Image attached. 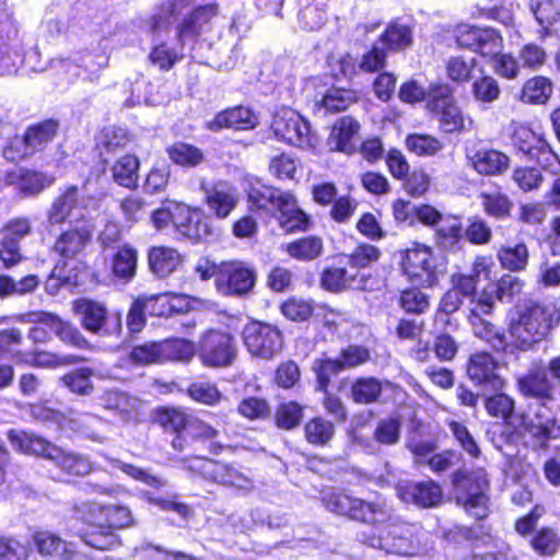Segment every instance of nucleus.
<instances>
[{
	"mask_svg": "<svg viewBox=\"0 0 560 560\" xmlns=\"http://www.w3.org/2000/svg\"><path fill=\"white\" fill-rule=\"evenodd\" d=\"M218 9L214 4L200 5L187 16L177 28V37L184 46L187 40L196 38L209 21L217 15Z\"/></svg>",
	"mask_w": 560,
	"mask_h": 560,
	"instance_id": "c85d7f7f",
	"label": "nucleus"
},
{
	"mask_svg": "<svg viewBox=\"0 0 560 560\" xmlns=\"http://www.w3.org/2000/svg\"><path fill=\"white\" fill-rule=\"evenodd\" d=\"M397 497L405 503H412L420 508L435 506L442 499L441 487L432 481H401L396 488Z\"/></svg>",
	"mask_w": 560,
	"mask_h": 560,
	"instance_id": "6ab92c4d",
	"label": "nucleus"
},
{
	"mask_svg": "<svg viewBox=\"0 0 560 560\" xmlns=\"http://www.w3.org/2000/svg\"><path fill=\"white\" fill-rule=\"evenodd\" d=\"M485 408L490 416L502 418L515 431L523 429L542 445L560 436V424L545 404L530 406L527 412L514 413V400L505 394H495L486 398Z\"/></svg>",
	"mask_w": 560,
	"mask_h": 560,
	"instance_id": "f257e3e1",
	"label": "nucleus"
},
{
	"mask_svg": "<svg viewBox=\"0 0 560 560\" xmlns=\"http://www.w3.org/2000/svg\"><path fill=\"white\" fill-rule=\"evenodd\" d=\"M406 147L419 156L435 155L443 149V143L435 137L424 133H412L406 138Z\"/></svg>",
	"mask_w": 560,
	"mask_h": 560,
	"instance_id": "e2e57ef3",
	"label": "nucleus"
},
{
	"mask_svg": "<svg viewBox=\"0 0 560 560\" xmlns=\"http://www.w3.org/2000/svg\"><path fill=\"white\" fill-rule=\"evenodd\" d=\"M93 371L90 368L77 369L67 373L61 377V383L71 393L80 396H90L93 393L94 386L91 377Z\"/></svg>",
	"mask_w": 560,
	"mask_h": 560,
	"instance_id": "603ef678",
	"label": "nucleus"
},
{
	"mask_svg": "<svg viewBox=\"0 0 560 560\" xmlns=\"http://www.w3.org/2000/svg\"><path fill=\"white\" fill-rule=\"evenodd\" d=\"M304 434L308 443L325 446L332 440L335 427L329 420L315 417L304 425Z\"/></svg>",
	"mask_w": 560,
	"mask_h": 560,
	"instance_id": "09e8293b",
	"label": "nucleus"
},
{
	"mask_svg": "<svg viewBox=\"0 0 560 560\" xmlns=\"http://www.w3.org/2000/svg\"><path fill=\"white\" fill-rule=\"evenodd\" d=\"M383 390V383L375 377H359L350 388V398L355 404L370 405L378 400Z\"/></svg>",
	"mask_w": 560,
	"mask_h": 560,
	"instance_id": "49530a36",
	"label": "nucleus"
},
{
	"mask_svg": "<svg viewBox=\"0 0 560 560\" xmlns=\"http://www.w3.org/2000/svg\"><path fill=\"white\" fill-rule=\"evenodd\" d=\"M247 201L250 211L277 215L280 226L285 232L305 231L307 228L308 219L289 190L256 179L249 183Z\"/></svg>",
	"mask_w": 560,
	"mask_h": 560,
	"instance_id": "7ed1b4c3",
	"label": "nucleus"
},
{
	"mask_svg": "<svg viewBox=\"0 0 560 560\" xmlns=\"http://www.w3.org/2000/svg\"><path fill=\"white\" fill-rule=\"evenodd\" d=\"M47 459L54 462L65 472L73 476H84L92 470V463L86 456L67 452L55 444L50 447Z\"/></svg>",
	"mask_w": 560,
	"mask_h": 560,
	"instance_id": "7c9ffc66",
	"label": "nucleus"
},
{
	"mask_svg": "<svg viewBox=\"0 0 560 560\" xmlns=\"http://www.w3.org/2000/svg\"><path fill=\"white\" fill-rule=\"evenodd\" d=\"M512 143L528 161L536 162L545 170L557 172L560 167L558 155L548 142L529 127L516 126L512 135Z\"/></svg>",
	"mask_w": 560,
	"mask_h": 560,
	"instance_id": "9d476101",
	"label": "nucleus"
},
{
	"mask_svg": "<svg viewBox=\"0 0 560 560\" xmlns=\"http://www.w3.org/2000/svg\"><path fill=\"white\" fill-rule=\"evenodd\" d=\"M205 202L211 213L219 219H225L237 203V191L228 182H217L202 186Z\"/></svg>",
	"mask_w": 560,
	"mask_h": 560,
	"instance_id": "4be33fe9",
	"label": "nucleus"
},
{
	"mask_svg": "<svg viewBox=\"0 0 560 560\" xmlns=\"http://www.w3.org/2000/svg\"><path fill=\"white\" fill-rule=\"evenodd\" d=\"M256 270L243 261H225L219 266L215 285L223 295L244 296L255 287Z\"/></svg>",
	"mask_w": 560,
	"mask_h": 560,
	"instance_id": "4468645a",
	"label": "nucleus"
},
{
	"mask_svg": "<svg viewBox=\"0 0 560 560\" xmlns=\"http://www.w3.org/2000/svg\"><path fill=\"white\" fill-rule=\"evenodd\" d=\"M149 266L159 277H167L180 264V255L174 248L160 246L149 252Z\"/></svg>",
	"mask_w": 560,
	"mask_h": 560,
	"instance_id": "79ce46f5",
	"label": "nucleus"
},
{
	"mask_svg": "<svg viewBox=\"0 0 560 560\" xmlns=\"http://www.w3.org/2000/svg\"><path fill=\"white\" fill-rule=\"evenodd\" d=\"M500 267L510 272H523L529 264V249L524 242L506 241L495 252Z\"/></svg>",
	"mask_w": 560,
	"mask_h": 560,
	"instance_id": "bb28decb",
	"label": "nucleus"
},
{
	"mask_svg": "<svg viewBox=\"0 0 560 560\" xmlns=\"http://www.w3.org/2000/svg\"><path fill=\"white\" fill-rule=\"evenodd\" d=\"M472 165L479 174L497 175L508 170L510 159L497 150L478 151L471 158Z\"/></svg>",
	"mask_w": 560,
	"mask_h": 560,
	"instance_id": "a19ab883",
	"label": "nucleus"
},
{
	"mask_svg": "<svg viewBox=\"0 0 560 560\" xmlns=\"http://www.w3.org/2000/svg\"><path fill=\"white\" fill-rule=\"evenodd\" d=\"M98 208L100 199L88 191L86 184L81 187L70 185L52 201L47 221L50 225L80 222Z\"/></svg>",
	"mask_w": 560,
	"mask_h": 560,
	"instance_id": "423d86ee",
	"label": "nucleus"
},
{
	"mask_svg": "<svg viewBox=\"0 0 560 560\" xmlns=\"http://www.w3.org/2000/svg\"><path fill=\"white\" fill-rule=\"evenodd\" d=\"M34 540L42 555L56 557L58 560H74L78 557L72 544L66 542L55 534L40 532L35 534Z\"/></svg>",
	"mask_w": 560,
	"mask_h": 560,
	"instance_id": "c9c22d12",
	"label": "nucleus"
},
{
	"mask_svg": "<svg viewBox=\"0 0 560 560\" xmlns=\"http://www.w3.org/2000/svg\"><path fill=\"white\" fill-rule=\"evenodd\" d=\"M73 311L80 316L82 327L93 334H105L120 332L121 322L119 314L116 318V326L110 330L106 328L108 319V312L106 306L93 300L80 299L74 302Z\"/></svg>",
	"mask_w": 560,
	"mask_h": 560,
	"instance_id": "a211bd4d",
	"label": "nucleus"
},
{
	"mask_svg": "<svg viewBox=\"0 0 560 560\" xmlns=\"http://www.w3.org/2000/svg\"><path fill=\"white\" fill-rule=\"evenodd\" d=\"M474 100L482 105H490L498 101L501 89L498 81L491 75H482L471 84Z\"/></svg>",
	"mask_w": 560,
	"mask_h": 560,
	"instance_id": "6e6d98bb",
	"label": "nucleus"
},
{
	"mask_svg": "<svg viewBox=\"0 0 560 560\" xmlns=\"http://www.w3.org/2000/svg\"><path fill=\"white\" fill-rule=\"evenodd\" d=\"M560 323V308L552 302H529L510 324V334L521 350L541 341Z\"/></svg>",
	"mask_w": 560,
	"mask_h": 560,
	"instance_id": "20e7f679",
	"label": "nucleus"
},
{
	"mask_svg": "<svg viewBox=\"0 0 560 560\" xmlns=\"http://www.w3.org/2000/svg\"><path fill=\"white\" fill-rule=\"evenodd\" d=\"M320 285L331 293L373 288L371 275L350 267L347 261L326 267L320 275Z\"/></svg>",
	"mask_w": 560,
	"mask_h": 560,
	"instance_id": "2eb2a0df",
	"label": "nucleus"
},
{
	"mask_svg": "<svg viewBox=\"0 0 560 560\" xmlns=\"http://www.w3.org/2000/svg\"><path fill=\"white\" fill-rule=\"evenodd\" d=\"M184 468L200 475L203 479L232 488L242 494H248L255 488L254 480L233 465L212 460L207 457L183 459Z\"/></svg>",
	"mask_w": 560,
	"mask_h": 560,
	"instance_id": "0eeeda50",
	"label": "nucleus"
},
{
	"mask_svg": "<svg viewBox=\"0 0 560 560\" xmlns=\"http://www.w3.org/2000/svg\"><path fill=\"white\" fill-rule=\"evenodd\" d=\"M58 122L54 119L42 121L27 128L23 136L24 151L21 155L43 149L56 136Z\"/></svg>",
	"mask_w": 560,
	"mask_h": 560,
	"instance_id": "72a5a7b5",
	"label": "nucleus"
},
{
	"mask_svg": "<svg viewBox=\"0 0 560 560\" xmlns=\"http://www.w3.org/2000/svg\"><path fill=\"white\" fill-rule=\"evenodd\" d=\"M81 539L88 545L100 550H109L119 546V539L115 532L106 525L97 526L81 534Z\"/></svg>",
	"mask_w": 560,
	"mask_h": 560,
	"instance_id": "052dcab7",
	"label": "nucleus"
},
{
	"mask_svg": "<svg viewBox=\"0 0 560 560\" xmlns=\"http://www.w3.org/2000/svg\"><path fill=\"white\" fill-rule=\"evenodd\" d=\"M434 243L444 252H457L464 243V230L458 217L447 215L434 229Z\"/></svg>",
	"mask_w": 560,
	"mask_h": 560,
	"instance_id": "cd10ccee",
	"label": "nucleus"
},
{
	"mask_svg": "<svg viewBox=\"0 0 560 560\" xmlns=\"http://www.w3.org/2000/svg\"><path fill=\"white\" fill-rule=\"evenodd\" d=\"M480 198L483 211L488 215L497 220H505L511 217L513 202L506 195L500 191L482 192Z\"/></svg>",
	"mask_w": 560,
	"mask_h": 560,
	"instance_id": "de8ad7c7",
	"label": "nucleus"
},
{
	"mask_svg": "<svg viewBox=\"0 0 560 560\" xmlns=\"http://www.w3.org/2000/svg\"><path fill=\"white\" fill-rule=\"evenodd\" d=\"M359 131V121L351 116H343L335 122L327 144L331 151L350 154L354 151V137Z\"/></svg>",
	"mask_w": 560,
	"mask_h": 560,
	"instance_id": "393cba45",
	"label": "nucleus"
},
{
	"mask_svg": "<svg viewBox=\"0 0 560 560\" xmlns=\"http://www.w3.org/2000/svg\"><path fill=\"white\" fill-rule=\"evenodd\" d=\"M516 385L524 397L541 401L552 399L555 384L546 373L542 362L533 364L526 374L517 378Z\"/></svg>",
	"mask_w": 560,
	"mask_h": 560,
	"instance_id": "aec40b11",
	"label": "nucleus"
},
{
	"mask_svg": "<svg viewBox=\"0 0 560 560\" xmlns=\"http://www.w3.org/2000/svg\"><path fill=\"white\" fill-rule=\"evenodd\" d=\"M357 102V93L352 90L330 88L320 101L315 103V110L323 116L347 109Z\"/></svg>",
	"mask_w": 560,
	"mask_h": 560,
	"instance_id": "e433bc0d",
	"label": "nucleus"
},
{
	"mask_svg": "<svg viewBox=\"0 0 560 560\" xmlns=\"http://www.w3.org/2000/svg\"><path fill=\"white\" fill-rule=\"evenodd\" d=\"M91 241V231L85 228H74L59 235L54 245V252L63 258H73L81 253Z\"/></svg>",
	"mask_w": 560,
	"mask_h": 560,
	"instance_id": "473e14b6",
	"label": "nucleus"
},
{
	"mask_svg": "<svg viewBox=\"0 0 560 560\" xmlns=\"http://www.w3.org/2000/svg\"><path fill=\"white\" fill-rule=\"evenodd\" d=\"M281 247L293 259L311 261L322 255L324 245L320 237L308 235L283 244Z\"/></svg>",
	"mask_w": 560,
	"mask_h": 560,
	"instance_id": "ea45409f",
	"label": "nucleus"
},
{
	"mask_svg": "<svg viewBox=\"0 0 560 560\" xmlns=\"http://www.w3.org/2000/svg\"><path fill=\"white\" fill-rule=\"evenodd\" d=\"M411 39L412 33L408 26L393 23L382 34L378 39V44H381L387 51H396L408 47L411 44Z\"/></svg>",
	"mask_w": 560,
	"mask_h": 560,
	"instance_id": "8fccbe9b",
	"label": "nucleus"
},
{
	"mask_svg": "<svg viewBox=\"0 0 560 560\" xmlns=\"http://www.w3.org/2000/svg\"><path fill=\"white\" fill-rule=\"evenodd\" d=\"M552 93V84L545 77L529 79L523 86L522 101L529 104H544Z\"/></svg>",
	"mask_w": 560,
	"mask_h": 560,
	"instance_id": "864d4df0",
	"label": "nucleus"
},
{
	"mask_svg": "<svg viewBox=\"0 0 560 560\" xmlns=\"http://www.w3.org/2000/svg\"><path fill=\"white\" fill-rule=\"evenodd\" d=\"M453 482L458 491H465L462 497L457 498V501L463 504L467 513L477 520L487 517L488 497L486 494L489 482L483 472H477L474 476L462 477L460 471H456L453 475Z\"/></svg>",
	"mask_w": 560,
	"mask_h": 560,
	"instance_id": "ddd939ff",
	"label": "nucleus"
},
{
	"mask_svg": "<svg viewBox=\"0 0 560 560\" xmlns=\"http://www.w3.org/2000/svg\"><path fill=\"white\" fill-rule=\"evenodd\" d=\"M5 182L9 185L16 184L26 196L39 194L54 183V178L40 172L21 170L19 173H8Z\"/></svg>",
	"mask_w": 560,
	"mask_h": 560,
	"instance_id": "f704fd0d",
	"label": "nucleus"
},
{
	"mask_svg": "<svg viewBox=\"0 0 560 560\" xmlns=\"http://www.w3.org/2000/svg\"><path fill=\"white\" fill-rule=\"evenodd\" d=\"M493 285L499 294V301L502 303H511L514 298L522 293L525 282L520 277L506 273L493 283Z\"/></svg>",
	"mask_w": 560,
	"mask_h": 560,
	"instance_id": "774afa93",
	"label": "nucleus"
},
{
	"mask_svg": "<svg viewBox=\"0 0 560 560\" xmlns=\"http://www.w3.org/2000/svg\"><path fill=\"white\" fill-rule=\"evenodd\" d=\"M139 160L135 155H124L112 166L113 180L125 188L133 189L138 186Z\"/></svg>",
	"mask_w": 560,
	"mask_h": 560,
	"instance_id": "a18cd8bd",
	"label": "nucleus"
},
{
	"mask_svg": "<svg viewBox=\"0 0 560 560\" xmlns=\"http://www.w3.org/2000/svg\"><path fill=\"white\" fill-rule=\"evenodd\" d=\"M322 503L335 514L366 524H381L388 520L386 505L382 502L364 501L335 489L322 491Z\"/></svg>",
	"mask_w": 560,
	"mask_h": 560,
	"instance_id": "39448f33",
	"label": "nucleus"
},
{
	"mask_svg": "<svg viewBox=\"0 0 560 560\" xmlns=\"http://www.w3.org/2000/svg\"><path fill=\"white\" fill-rule=\"evenodd\" d=\"M491 264L489 258L485 256L477 257L468 273L457 272L452 275V288L463 298L472 299L476 295V289L481 276L486 279L490 276Z\"/></svg>",
	"mask_w": 560,
	"mask_h": 560,
	"instance_id": "b1692460",
	"label": "nucleus"
},
{
	"mask_svg": "<svg viewBox=\"0 0 560 560\" xmlns=\"http://www.w3.org/2000/svg\"><path fill=\"white\" fill-rule=\"evenodd\" d=\"M138 252L130 245H124L110 258V271L114 279L122 284L129 283L136 276Z\"/></svg>",
	"mask_w": 560,
	"mask_h": 560,
	"instance_id": "2f4dec72",
	"label": "nucleus"
},
{
	"mask_svg": "<svg viewBox=\"0 0 560 560\" xmlns=\"http://www.w3.org/2000/svg\"><path fill=\"white\" fill-rule=\"evenodd\" d=\"M357 539L386 555L399 557L419 556L428 550L427 533L419 524L405 521H395L380 528L359 532Z\"/></svg>",
	"mask_w": 560,
	"mask_h": 560,
	"instance_id": "f03ea898",
	"label": "nucleus"
},
{
	"mask_svg": "<svg viewBox=\"0 0 560 560\" xmlns=\"http://www.w3.org/2000/svg\"><path fill=\"white\" fill-rule=\"evenodd\" d=\"M468 320L476 337L487 341L498 352L505 351L508 342L505 335L492 323L482 318V314L469 313Z\"/></svg>",
	"mask_w": 560,
	"mask_h": 560,
	"instance_id": "4c0bfd02",
	"label": "nucleus"
},
{
	"mask_svg": "<svg viewBox=\"0 0 560 560\" xmlns=\"http://www.w3.org/2000/svg\"><path fill=\"white\" fill-rule=\"evenodd\" d=\"M100 405L122 420H128L136 411L138 401L126 393L108 390L100 397Z\"/></svg>",
	"mask_w": 560,
	"mask_h": 560,
	"instance_id": "c03bdc74",
	"label": "nucleus"
},
{
	"mask_svg": "<svg viewBox=\"0 0 560 560\" xmlns=\"http://www.w3.org/2000/svg\"><path fill=\"white\" fill-rule=\"evenodd\" d=\"M199 357L208 366L230 365L235 357L233 338L226 332L208 331L200 341Z\"/></svg>",
	"mask_w": 560,
	"mask_h": 560,
	"instance_id": "f3484780",
	"label": "nucleus"
},
{
	"mask_svg": "<svg viewBox=\"0 0 560 560\" xmlns=\"http://www.w3.org/2000/svg\"><path fill=\"white\" fill-rule=\"evenodd\" d=\"M401 419L399 416L392 415L381 419L374 430V440L383 445H394L400 439Z\"/></svg>",
	"mask_w": 560,
	"mask_h": 560,
	"instance_id": "13d9d810",
	"label": "nucleus"
},
{
	"mask_svg": "<svg viewBox=\"0 0 560 560\" xmlns=\"http://www.w3.org/2000/svg\"><path fill=\"white\" fill-rule=\"evenodd\" d=\"M530 11L547 33L556 34L560 37V3L551 0H532Z\"/></svg>",
	"mask_w": 560,
	"mask_h": 560,
	"instance_id": "58836bf2",
	"label": "nucleus"
},
{
	"mask_svg": "<svg viewBox=\"0 0 560 560\" xmlns=\"http://www.w3.org/2000/svg\"><path fill=\"white\" fill-rule=\"evenodd\" d=\"M498 363L487 352H478L470 357L467 374L476 384L485 386L493 392L504 387L503 378L497 373Z\"/></svg>",
	"mask_w": 560,
	"mask_h": 560,
	"instance_id": "412c9836",
	"label": "nucleus"
},
{
	"mask_svg": "<svg viewBox=\"0 0 560 560\" xmlns=\"http://www.w3.org/2000/svg\"><path fill=\"white\" fill-rule=\"evenodd\" d=\"M130 138L126 129L120 127H110L103 130L98 145L101 155L115 154L125 149Z\"/></svg>",
	"mask_w": 560,
	"mask_h": 560,
	"instance_id": "bf43d9fd",
	"label": "nucleus"
},
{
	"mask_svg": "<svg viewBox=\"0 0 560 560\" xmlns=\"http://www.w3.org/2000/svg\"><path fill=\"white\" fill-rule=\"evenodd\" d=\"M39 315H54V314L48 313V312L37 311V312H30V313L23 314L20 317L21 322L33 325L28 330L27 337L34 345L48 343L52 339L51 334H54L48 328V325L39 323Z\"/></svg>",
	"mask_w": 560,
	"mask_h": 560,
	"instance_id": "0e129e2a",
	"label": "nucleus"
},
{
	"mask_svg": "<svg viewBox=\"0 0 560 560\" xmlns=\"http://www.w3.org/2000/svg\"><path fill=\"white\" fill-rule=\"evenodd\" d=\"M258 125L257 115L245 106H235L220 112L208 122V128L218 131L222 128H232L236 130L254 129Z\"/></svg>",
	"mask_w": 560,
	"mask_h": 560,
	"instance_id": "5701e85b",
	"label": "nucleus"
},
{
	"mask_svg": "<svg viewBox=\"0 0 560 560\" xmlns=\"http://www.w3.org/2000/svg\"><path fill=\"white\" fill-rule=\"evenodd\" d=\"M243 340L247 350L256 357L271 359L282 349L281 332L269 324L253 322L245 326Z\"/></svg>",
	"mask_w": 560,
	"mask_h": 560,
	"instance_id": "dca6fc26",
	"label": "nucleus"
},
{
	"mask_svg": "<svg viewBox=\"0 0 560 560\" xmlns=\"http://www.w3.org/2000/svg\"><path fill=\"white\" fill-rule=\"evenodd\" d=\"M477 59L471 54L451 56L445 63L447 78L458 84L469 82L477 68Z\"/></svg>",
	"mask_w": 560,
	"mask_h": 560,
	"instance_id": "37998d69",
	"label": "nucleus"
},
{
	"mask_svg": "<svg viewBox=\"0 0 560 560\" xmlns=\"http://www.w3.org/2000/svg\"><path fill=\"white\" fill-rule=\"evenodd\" d=\"M429 110L439 120L444 132H454L464 125V118L453 95V89L446 83L431 85L428 92Z\"/></svg>",
	"mask_w": 560,
	"mask_h": 560,
	"instance_id": "f8f14e48",
	"label": "nucleus"
},
{
	"mask_svg": "<svg viewBox=\"0 0 560 560\" xmlns=\"http://www.w3.org/2000/svg\"><path fill=\"white\" fill-rule=\"evenodd\" d=\"M275 419L280 429L292 430L301 423L303 409L296 402H283L277 408Z\"/></svg>",
	"mask_w": 560,
	"mask_h": 560,
	"instance_id": "338daca9",
	"label": "nucleus"
},
{
	"mask_svg": "<svg viewBox=\"0 0 560 560\" xmlns=\"http://www.w3.org/2000/svg\"><path fill=\"white\" fill-rule=\"evenodd\" d=\"M271 129L277 139L299 148L312 149L318 142L310 122L291 108H283L275 115Z\"/></svg>",
	"mask_w": 560,
	"mask_h": 560,
	"instance_id": "1a4fd4ad",
	"label": "nucleus"
},
{
	"mask_svg": "<svg viewBox=\"0 0 560 560\" xmlns=\"http://www.w3.org/2000/svg\"><path fill=\"white\" fill-rule=\"evenodd\" d=\"M182 235L192 242L208 241L214 235L210 220L195 209L191 220L182 230Z\"/></svg>",
	"mask_w": 560,
	"mask_h": 560,
	"instance_id": "680f3d73",
	"label": "nucleus"
},
{
	"mask_svg": "<svg viewBox=\"0 0 560 560\" xmlns=\"http://www.w3.org/2000/svg\"><path fill=\"white\" fill-rule=\"evenodd\" d=\"M401 268L407 278L416 285L433 287L439 281V270L432 249L415 244L405 250Z\"/></svg>",
	"mask_w": 560,
	"mask_h": 560,
	"instance_id": "9b49d317",
	"label": "nucleus"
},
{
	"mask_svg": "<svg viewBox=\"0 0 560 560\" xmlns=\"http://www.w3.org/2000/svg\"><path fill=\"white\" fill-rule=\"evenodd\" d=\"M166 152L173 163L185 167H195L203 160V154L198 148L184 142L174 143Z\"/></svg>",
	"mask_w": 560,
	"mask_h": 560,
	"instance_id": "5fc2aeb1",
	"label": "nucleus"
},
{
	"mask_svg": "<svg viewBox=\"0 0 560 560\" xmlns=\"http://www.w3.org/2000/svg\"><path fill=\"white\" fill-rule=\"evenodd\" d=\"M73 517L90 525L92 528L104 525L106 505L84 501L72 508Z\"/></svg>",
	"mask_w": 560,
	"mask_h": 560,
	"instance_id": "4d7b16f0",
	"label": "nucleus"
},
{
	"mask_svg": "<svg viewBox=\"0 0 560 560\" xmlns=\"http://www.w3.org/2000/svg\"><path fill=\"white\" fill-rule=\"evenodd\" d=\"M163 362L166 361H189L196 352L195 345L187 339H165L160 341Z\"/></svg>",
	"mask_w": 560,
	"mask_h": 560,
	"instance_id": "3c124183",
	"label": "nucleus"
},
{
	"mask_svg": "<svg viewBox=\"0 0 560 560\" xmlns=\"http://www.w3.org/2000/svg\"><path fill=\"white\" fill-rule=\"evenodd\" d=\"M33 412L38 419L56 421L62 428L69 429L93 442L101 444L106 442V436L103 430L106 425V421L98 416L92 413H78L74 411H70L68 416H63L58 411L42 406L35 407Z\"/></svg>",
	"mask_w": 560,
	"mask_h": 560,
	"instance_id": "6e6552de",
	"label": "nucleus"
},
{
	"mask_svg": "<svg viewBox=\"0 0 560 560\" xmlns=\"http://www.w3.org/2000/svg\"><path fill=\"white\" fill-rule=\"evenodd\" d=\"M39 323L48 325V328L66 345L78 349H89L90 342L73 324L55 315H39Z\"/></svg>",
	"mask_w": 560,
	"mask_h": 560,
	"instance_id": "c756f323",
	"label": "nucleus"
},
{
	"mask_svg": "<svg viewBox=\"0 0 560 560\" xmlns=\"http://www.w3.org/2000/svg\"><path fill=\"white\" fill-rule=\"evenodd\" d=\"M313 371L316 375V389L326 393L334 376L343 371L338 359H320L313 364Z\"/></svg>",
	"mask_w": 560,
	"mask_h": 560,
	"instance_id": "69168bd1",
	"label": "nucleus"
},
{
	"mask_svg": "<svg viewBox=\"0 0 560 560\" xmlns=\"http://www.w3.org/2000/svg\"><path fill=\"white\" fill-rule=\"evenodd\" d=\"M7 439L14 451L26 455L39 456L46 459L50 452V447L54 445L33 432L20 429H10L7 432Z\"/></svg>",
	"mask_w": 560,
	"mask_h": 560,
	"instance_id": "a878e982",
	"label": "nucleus"
}]
</instances>
